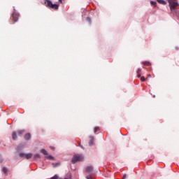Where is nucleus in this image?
<instances>
[{"label":"nucleus","mask_w":179,"mask_h":179,"mask_svg":"<svg viewBox=\"0 0 179 179\" xmlns=\"http://www.w3.org/2000/svg\"><path fill=\"white\" fill-rule=\"evenodd\" d=\"M168 2L169 3V8L171 12L172 13H174L176 10H177V6H178V2H177V0H168Z\"/></svg>","instance_id":"nucleus-1"},{"label":"nucleus","mask_w":179,"mask_h":179,"mask_svg":"<svg viewBox=\"0 0 179 179\" xmlns=\"http://www.w3.org/2000/svg\"><path fill=\"white\" fill-rule=\"evenodd\" d=\"M44 5L46 6V8H49V9H55V10H58L59 8L58 4H53L50 0H45Z\"/></svg>","instance_id":"nucleus-2"},{"label":"nucleus","mask_w":179,"mask_h":179,"mask_svg":"<svg viewBox=\"0 0 179 179\" xmlns=\"http://www.w3.org/2000/svg\"><path fill=\"white\" fill-rule=\"evenodd\" d=\"M83 155H74L71 159L72 164H75V163H78V162H83Z\"/></svg>","instance_id":"nucleus-3"},{"label":"nucleus","mask_w":179,"mask_h":179,"mask_svg":"<svg viewBox=\"0 0 179 179\" xmlns=\"http://www.w3.org/2000/svg\"><path fill=\"white\" fill-rule=\"evenodd\" d=\"M12 19L15 22H17V20H19V13H17L16 11H14L12 14Z\"/></svg>","instance_id":"nucleus-4"},{"label":"nucleus","mask_w":179,"mask_h":179,"mask_svg":"<svg viewBox=\"0 0 179 179\" xmlns=\"http://www.w3.org/2000/svg\"><path fill=\"white\" fill-rule=\"evenodd\" d=\"M86 173H89V174H90L91 173H93V166H87L86 168Z\"/></svg>","instance_id":"nucleus-5"},{"label":"nucleus","mask_w":179,"mask_h":179,"mask_svg":"<svg viewBox=\"0 0 179 179\" xmlns=\"http://www.w3.org/2000/svg\"><path fill=\"white\" fill-rule=\"evenodd\" d=\"M41 153H42L45 156H48V152H47V150H45V149H42L41 150Z\"/></svg>","instance_id":"nucleus-6"},{"label":"nucleus","mask_w":179,"mask_h":179,"mask_svg":"<svg viewBox=\"0 0 179 179\" xmlns=\"http://www.w3.org/2000/svg\"><path fill=\"white\" fill-rule=\"evenodd\" d=\"M31 157H33V154L31 153L25 154L26 159H31Z\"/></svg>","instance_id":"nucleus-7"},{"label":"nucleus","mask_w":179,"mask_h":179,"mask_svg":"<svg viewBox=\"0 0 179 179\" xmlns=\"http://www.w3.org/2000/svg\"><path fill=\"white\" fill-rule=\"evenodd\" d=\"M17 134L16 132H13L12 134V138L14 141H16V139H17Z\"/></svg>","instance_id":"nucleus-8"},{"label":"nucleus","mask_w":179,"mask_h":179,"mask_svg":"<svg viewBox=\"0 0 179 179\" xmlns=\"http://www.w3.org/2000/svg\"><path fill=\"white\" fill-rule=\"evenodd\" d=\"M158 3H160L161 5H166L167 3L164 0H157Z\"/></svg>","instance_id":"nucleus-9"},{"label":"nucleus","mask_w":179,"mask_h":179,"mask_svg":"<svg viewBox=\"0 0 179 179\" xmlns=\"http://www.w3.org/2000/svg\"><path fill=\"white\" fill-rule=\"evenodd\" d=\"M90 139L89 145L90 146H92V145H93V142H94V138L92 136H90Z\"/></svg>","instance_id":"nucleus-10"},{"label":"nucleus","mask_w":179,"mask_h":179,"mask_svg":"<svg viewBox=\"0 0 179 179\" xmlns=\"http://www.w3.org/2000/svg\"><path fill=\"white\" fill-rule=\"evenodd\" d=\"M30 138H31V136L30 135V134H25V136H24L25 141H29V139H30Z\"/></svg>","instance_id":"nucleus-11"},{"label":"nucleus","mask_w":179,"mask_h":179,"mask_svg":"<svg viewBox=\"0 0 179 179\" xmlns=\"http://www.w3.org/2000/svg\"><path fill=\"white\" fill-rule=\"evenodd\" d=\"M143 65H147L148 66H150L152 64L149 62H143Z\"/></svg>","instance_id":"nucleus-12"},{"label":"nucleus","mask_w":179,"mask_h":179,"mask_svg":"<svg viewBox=\"0 0 179 179\" xmlns=\"http://www.w3.org/2000/svg\"><path fill=\"white\" fill-rule=\"evenodd\" d=\"M46 159H48L49 160H54V157L51 155H47Z\"/></svg>","instance_id":"nucleus-13"},{"label":"nucleus","mask_w":179,"mask_h":179,"mask_svg":"<svg viewBox=\"0 0 179 179\" xmlns=\"http://www.w3.org/2000/svg\"><path fill=\"white\" fill-rule=\"evenodd\" d=\"M40 154H36L34 155V159H40Z\"/></svg>","instance_id":"nucleus-14"},{"label":"nucleus","mask_w":179,"mask_h":179,"mask_svg":"<svg viewBox=\"0 0 179 179\" xmlns=\"http://www.w3.org/2000/svg\"><path fill=\"white\" fill-rule=\"evenodd\" d=\"M2 171L3 173H4V174H6V173H8V169H6V167H3L2 169Z\"/></svg>","instance_id":"nucleus-15"},{"label":"nucleus","mask_w":179,"mask_h":179,"mask_svg":"<svg viewBox=\"0 0 179 179\" xmlns=\"http://www.w3.org/2000/svg\"><path fill=\"white\" fill-rule=\"evenodd\" d=\"M20 157H26V154L23 153V152H20L19 154Z\"/></svg>","instance_id":"nucleus-16"},{"label":"nucleus","mask_w":179,"mask_h":179,"mask_svg":"<svg viewBox=\"0 0 179 179\" xmlns=\"http://www.w3.org/2000/svg\"><path fill=\"white\" fill-rule=\"evenodd\" d=\"M24 132V131H23V130H19L17 132V135H22Z\"/></svg>","instance_id":"nucleus-17"},{"label":"nucleus","mask_w":179,"mask_h":179,"mask_svg":"<svg viewBox=\"0 0 179 179\" xmlns=\"http://www.w3.org/2000/svg\"><path fill=\"white\" fill-rule=\"evenodd\" d=\"M52 179H62V178H59L57 175H55V176L52 178Z\"/></svg>","instance_id":"nucleus-18"},{"label":"nucleus","mask_w":179,"mask_h":179,"mask_svg":"<svg viewBox=\"0 0 179 179\" xmlns=\"http://www.w3.org/2000/svg\"><path fill=\"white\" fill-rule=\"evenodd\" d=\"M150 3H151V5H153L154 6H157V3H156V1H150Z\"/></svg>","instance_id":"nucleus-19"},{"label":"nucleus","mask_w":179,"mask_h":179,"mask_svg":"<svg viewBox=\"0 0 179 179\" xmlns=\"http://www.w3.org/2000/svg\"><path fill=\"white\" fill-rule=\"evenodd\" d=\"M99 129H100V127H95L94 130V134H96V132H97V131H99Z\"/></svg>","instance_id":"nucleus-20"},{"label":"nucleus","mask_w":179,"mask_h":179,"mask_svg":"<svg viewBox=\"0 0 179 179\" xmlns=\"http://www.w3.org/2000/svg\"><path fill=\"white\" fill-rule=\"evenodd\" d=\"M87 22H90V23H92V20L90 19V17H87Z\"/></svg>","instance_id":"nucleus-21"},{"label":"nucleus","mask_w":179,"mask_h":179,"mask_svg":"<svg viewBox=\"0 0 179 179\" xmlns=\"http://www.w3.org/2000/svg\"><path fill=\"white\" fill-rule=\"evenodd\" d=\"M141 82H145V80H145V78L143 76V77L141 78Z\"/></svg>","instance_id":"nucleus-22"},{"label":"nucleus","mask_w":179,"mask_h":179,"mask_svg":"<svg viewBox=\"0 0 179 179\" xmlns=\"http://www.w3.org/2000/svg\"><path fill=\"white\" fill-rule=\"evenodd\" d=\"M141 72H142V69H138L137 70V73H141Z\"/></svg>","instance_id":"nucleus-23"},{"label":"nucleus","mask_w":179,"mask_h":179,"mask_svg":"<svg viewBox=\"0 0 179 179\" xmlns=\"http://www.w3.org/2000/svg\"><path fill=\"white\" fill-rule=\"evenodd\" d=\"M86 178H87V179H92V178H90V176H87L86 177Z\"/></svg>","instance_id":"nucleus-24"},{"label":"nucleus","mask_w":179,"mask_h":179,"mask_svg":"<svg viewBox=\"0 0 179 179\" xmlns=\"http://www.w3.org/2000/svg\"><path fill=\"white\" fill-rule=\"evenodd\" d=\"M50 148L52 150H55V148H54V147H50Z\"/></svg>","instance_id":"nucleus-25"},{"label":"nucleus","mask_w":179,"mask_h":179,"mask_svg":"<svg viewBox=\"0 0 179 179\" xmlns=\"http://www.w3.org/2000/svg\"><path fill=\"white\" fill-rule=\"evenodd\" d=\"M137 78H141V73H138Z\"/></svg>","instance_id":"nucleus-26"},{"label":"nucleus","mask_w":179,"mask_h":179,"mask_svg":"<svg viewBox=\"0 0 179 179\" xmlns=\"http://www.w3.org/2000/svg\"><path fill=\"white\" fill-rule=\"evenodd\" d=\"M58 164H52V166H55V167H57V165Z\"/></svg>","instance_id":"nucleus-27"},{"label":"nucleus","mask_w":179,"mask_h":179,"mask_svg":"<svg viewBox=\"0 0 179 179\" xmlns=\"http://www.w3.org/2000/svg\"><path fill=\"white\" fill-rule=\"evenodd\" d=\"M125 178H127V175H124L123 176V179H125Z\"/></svg>","instance_id":"nucleus-28"},{"label":"nucleus","mask_w":179,"mask_h":179,"mask_svg":"<svg viewBox=\"0 0 179 179\" xmlns=\"http://www.w3.org/2000/svg\"><path fill=\"white\" fill-rule=\"evenodd\" d=\"M59 2H60V3H62V0H59Z\"/></svg>","instance_id":"nucleus-29"},{"label":"nucleus","mask_w":179,"mask_h":179,"mask_svg":"<svg viewBox=\"0 0 179 179\" xmlns=\"http://www.w3.org/2000/svg\"><path fill=\"white\" fill-rule=\"evenodd\" d=\"M80 147L82 148V149H83V146H82L80 144L79 145Z\"/></svg>","instance_id":"nucleus-30"},{"label":"nucleus","mask_w":179,"mask_h":179,"mask_svg":"<svg viewBox=\"0 0 179 179\" xmlns=\"http://www.w3.org/2000/svg\"><path fill=\"white\" fill-rule=\"evenodd\" d=\"M145 141H148V139L145 138Z\"/></svg>","instance_id":"nucleus-31"},{"label":"nucleus","mask_w":179,"mask_h":179,"mask_svg":"<svg viewBox=\"0 0 179 179\" xmlns=\"http://www.w3.org/2000/svg\"><path fill=\"white\" fill-rule=\"evenodd\" d=\"M153 97H155V96L154 95Z\"/></svg>","instance_id":"nucleus-32"},{"label":"nucleus","mask_w":179,"mask_h":179,"mask_svg":"<svg viewBox=\"0 0 179 179\" xmlns=\"http://www.w3.org/2000/svg\"><path fill=\"white\" fill-rule=\"evenodd\" d=\"M148 76H150V75H148Z\"/></svg>","instance_id":"nucleus-33"}]
</instances>
